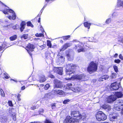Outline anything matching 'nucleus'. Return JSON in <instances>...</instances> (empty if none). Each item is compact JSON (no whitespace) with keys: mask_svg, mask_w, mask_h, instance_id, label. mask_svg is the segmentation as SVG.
<instances>
[{"mask_svg":"<svg viewBox=\"0 0 123 123\" xmlns=\"http://www.w3.org/2000/svg\"><path fill=\"white\" fill-rule=\"evenodd\" d=\"M71 115L73 118L68 116L64 121V123H79L81 120H84L86 117V115L84 114L82 115L78 111H73L71 113Z\"/></svg>","mask_w":123,"mask_h":123,"instance_id":"1","label":"nucleus"},{"mask_svg":"<svg viewBox=\"0 0 123 123\" xmlns=\"http://www.w3.org/2000/svg\"><path fill=\"white\" fill-rule=\"evenodd\" d=\"M76 66L73 63L68 64L67 65V67L66 68V74H67L71 75L72 76L70 78H66L67 80H74L75 79L78 80H82V81L86 80L85 75L84 74H81L78 75H74L73 74L74 72L73 71V69Z\"/></svg>","mask_w":123,"mask_h":123,"instance_id":"2","label":"nucleus"},{"mask_svg":"<svg viewBox=\"0 0 123 123\" xmlns=\"http://www.w3.org/2000/svg\"><path fill=\"white\" fill-rule=\"evenodd\" d=\"M72 84H68L63 87V89H69L72 90L74 92H78L81 91V88L78 87H76L74 85Z\"/></svg>","mask_w":123,"mask_h":123,"instance_id":"3","label":"nucleus"},{"mask_svg":"<svg viewBox=\"0 0 123 123\" xmlns=\"http://www.w3.org/2000/svg\"><path fill=\"white\" fill-rule=\"evenodd\" d=\"M3 13L6 14H8V12L12 13V17L11 16H7V17L9 19L11 20H14L16 19V15L14 12L12 10L9 9V7L6 6L4 10H3Z\"/></svg>","mask_w":123,"mask_h":123,"instance_id":"4","label":"nucleus"},{"mask_svg":"<svg viewBox=\"0 0 123 123\" xmlns=\"http://www.w3.org/2000/svg\"><path fill=\"white\" fill-rule=\"evenodd\" d=\"M78 43L75 45L74 49L77 50L78 52L85 51L87 49H88V47L86 45H84L82 43L78 42Z\"/></svg>","mask_w":123,"mask_h":123,"instance_id":"5","label":"nucleus"},{"mask_svg":"<svg viewBox=\"0 0 123 123\" xmlns=\"http://www.w3.org/2000/svg\"><path fill=\"white\" fill-rule=\"evenodd\" d=\"M97 66L96 63L94 62H92L89 64L87 68V71L90 73L94 72L97 71Z\"/></svg>","mask_w":123,"mask_h":123,"instance_id":"6","label":"nucleus"},{"mask_svg":"<svg viewBox=\"0 0 123 123\" xmlns=\"http://www.w3.org/2000/svg\"><path fill=\"white\" fill-rule=\"evenodd\" d=\"M95 117L97 120L99 121H104L107 118L106 116L101 111H99L96 113Z\"/></svg>","mask_w":123,"mask_h":123,"instance_id":"7","label":"nucleus"},{"mask_svg":"<svg viewBox=\"0 0 123 123\" xmlns=\"http://www.w3.org/2000/svg\"><path fill=\"white\" fill-rule=\"evenodd\" d=\"M123 106V100H119L116 101L114 105V108L115 109L119 111L121 109H122Z\"/></svg>","mask_w":123,"mask_h":123,"instance_id":"8","label":"nucleus"},{"mask_svg":"<svg viewBox=\"0 0 123 123\" xmlns=\"http://www.w3.org/2000/svg\"><path fill=\"white\" fill-rule=\"evenodd\" d=\"M54 89L56 88H62L63 87L62 83L57 80H55L54 81Z\"/></svg>","mask_w":123,"mask_h":123,"instance_id":"9","label":"nucleus"},{"mask_svg":"<svg viewBox=\"0 0 123 123\" xmlns=\"http://www.w3.org/2000/svg\"><path fill=\"white\" fill-rule=\"evenodd\" d=\"M52 93L55 95H61L62 96L64 95V92L61 90L54 89L52 91Z\"/></svg>","mask_w":123,"mask_h":123,"instance_id":"10","label":"nucleus"},{"mask_svg":"<svg viewBox=\"0 0 123 123\" xmlns=\"http://www.w3.org/2000/svg\"><path fill=\"white\" fill-rule=\"evenodd\" d=\"M34 48V46L33 44H29L26 47V49L31 56H32V54L31 53V52L33 51V49Z\"/></svg>","mask_w":123,"mask_h":123,"instance_id":"11","label":"nucleus"},{"mask_svg":"<svg viewBox=\"0 0 123 123\" xmlns=\"http://www.w3.org/2000/svg\"><path fill=\"white\" fill-rule=\"evenodd\" d=\"M56 61L57 62H59V63L61 64L64 62V58L63 56L58 55L57 56Z\"/></svg>","mask_w":123,"mask_h":123,"instance_id":"12","label":"nucleus"},{"mask_svg":"<svg viewBox=\"0 0 123 123\" xmlns=\"http://www.w3.org/2000/svg\"><path fill=\"white\" fill-rule=\"evenodd\" d=\"M53 70L54 72L59 74L62 75V67L54 68Z\"/></svg>","mask_w":123,"mask_h":123,"instance_id":"13","label":"nucleus"},{"mask_svg":"<svg viewBox=\"0 0 123 123\" xmlns=\"http://www.w3.org/2000/svg\"><path fill=\"white\" fill-rule=\"evenodd\" d=\"M116 98H117L116 96L114 95H111L108 97L107 101L108 103H110L115 101L116 99Z\"/></svg>","mask_w":123,"mask_h":123,"instance_id":"14","label":"nucleus"},{"mask_svg":"<svg viewBox=\"0 0 123 123\" xmlns=\"http://www.w3.org/2000/svg\"><path fill=\"white\" fill-rule=\"evenodd\" d=\"M119 83L118 84V83L116 82H115L112 83L111 85V89H113L114 90H116L118 89L119 87Z\"/></svg>","mask_w":123,"mask_h":123,"instance_id":"15","label":"nucleus"},{"mask_svg":"<svg viewBox=\"0 0 123 123\" xmlns=\"http://www.w3.org/2000/svg\"><path fill=\"white\" fill-rule=\"evenodd\" d=\"M38 81L42 83L44 82L46 80L45 76L43 74H41L38 76Z\"/></svg>","mask_w":123,"mask_h":123,"instance_id":"16","label":"nucleus"},{"mask_svg":"<svg viewBox=\"0 0 123 123\" xmlns=\"http://www.w3.org/2000/svg\"><path fill=\"white\" fill-rule=\"evenodd\" d=\"M103 108L106 110V111H109L111 109V107L107 104H105L103 105L101 107Z\"/></svg>","mask_w":123,"mask_h":123,"instance_id":"17","label":"nucleus"},{"mask_svg":"<svg viewBox=\"0 0 123 123\" xmlns=\"http://www.w3.org/2000/svg\"><path fill=\"white\" fill-rule=\"evenodd\" d=\"M109 77V76L107 75H102L101 77H100L98 79V81H103L104 80L108 79Z\"/></svg>","mask_w":123,"mask_h":123,"instance_id":"18","label":"nucleus"},{"mask_svg":"<svg viewBox=\"0 0 123 123\" xmlns=\"http://www.w3.org/2000/svg\"><path fill=\"white\" fill-rule=\"evenodd\" d=\"M26 23L24 21H22L20 24V29L21 32H22L25 28Z\"/></svg>","mask_w":123,"mask_h":123,"instance_id":"19","label":"nucleus"},{"mask_svg":"<svg viewBox=\"0 0 123 123\" xmlns=\"http://www.w3.org/2000/svg\"><path fill=\"white\" fill-rule=\"evenodd\" d=\"M117 115H116L114 116L113 115L110 117V120L111 121H115L117 120Z\"/></svg>","mask_w":123,"mask_h":123,"instance_id":"20","label":"nucleus"},{"mask_svg":"<svg viewBox=\"0 0 123 123\" xmlns=\"http://www.w3.org/2000/svg\"><path fill=\"white\" fill-rule=\"evenodd\" d=\"M70 44L68 43H66L62 47V49H60V51H63L68 47L70 46Z\"/></svg>","mask_w":123,"mask_h":123,"instance_id":"21","label":"nucleus"},{"mask_svg":"<svg viewBox=\"0 0 123 123\" xmlns=\"http://www.w3.org/2000/svg\"><path fill=\"white\" fill-rule=\"evenodd\" d=\"M116 97L119 98L123 96V91L115 92Z\"/></svg>","mask_w":123,"mask_h":123,"instance_id":"22","label":"nucleus"},{"mask_svg":"<svg viewBox=\"0 0 123 123\" xmlns=\"http://www.w3.org/2000/svg\"><path fill=\"white\" fill-rule=\"evenodd\" d=\"M117 5L118 6H121L123 7V0H118Z\"/></svg>","mask_w":123,"mask_h":123,"instance_id":"23","label":"nucleus"},{"mask_svg":"<svg viewBox=\"0 0 123 123\" xmlns=\"http://www.w3.org/2000/svg\"><path fill=\"white\" fill-rule=\"evenodd\" d=\"M84 25L85 27L87 28L88 29H89L90 28V26L91 25V24L87 22H86L84 23Z\"/></svg>","mask_w":123,"mask_h":123,"instance_id":"24","label":"nucleus"},{"mask_svg":"<svg viewBox=\"0 0 123 123\" xmlns=\"http://www.w3.org/2000/svg\"><path fill=\"white\" fill-rule=\"evenodd\" d=\"M2 46H0V51H2L3 49L7 48L6 45L4 43L2 44Z\"/></svg>","mask_w":123,"mask_h":123,"instance_id":"25","label":"nucleus"},{"mask_svg":"<svg viewBox=\"0 0 123 123\" xmlns=\"http://www.w3.org/2000/svg\"><path fill=\"white\" fill-rule=\"evenodd\" d=\"M17 37V36L15 35L10 37L9 38L11 41H13L16 39Z\"/></svg>","mask_w":123,"mask_h":123,"instance_id":"26","label":"nucleus"},{"mask_svg":"<svg viewBox=\"0 0 123 123\" xmlns=\"http://www.w3.org/2000/svg\"><path fill=\"white\" fill-rule=\"evenodd\" d=\"M67 56L68 60L69 61L72 60L74 58V57L73 56H71L69 54H67Z\"/></svg>","mask_w":123,"mask_h":123,"instance_id":"27","label":"nucleus"},{"mask_svg":"<svg viewBox=\"0 0 123 123\" xmlns=\"http://www.w3.org/2000/svg\"><path fill=\"white\" fill-rule=\"evenodd\" d=\"M3 76L6 79H8L9 78V76L5 72L3 74Z\"/></svg>","mask_w":123,"mask_h":123,"instance_id":"28","label":"nucleus"},{"mask_svg":"<svg viewBox=\"0 0 123 123\" xmlns=\"http://www.w3.org/2000/svg\"><path fill=\"white\" fill-rule=\"evenodd\" d=\"M35 36L37 37H43L44 36V35L43 34V32L42 33H36L35 34Z\"/></svg>","mask_w":123,"mask_h":123,"instance_id":"29","label":"nucleus"},{"mask_svg":"<svg viewBox=\"0 0 123 123\" xmlns=\"http://www.w3.org/2000/svg\"><path fill=\"white\" fill-rule=\"evenodd\" d=\"M118 13L116 12H114L112 14V18H116L118 16Z\"/></svg>","mask_w":123,"mask_h":123,"instance_id":"30","label":"nucleus"},{"mask_svg":"<svg viewBox=\"0 0 123 123\" xmlns=\"http://www.w3.org/2000/svg\"><path fill=\"white\" fill-rule=\"evenodd\" d=\"M47 46H48L49 47L51 48V42L49 40H47Z\"/></svg>","mask_w":123,"mask_h":123,"instance_id":"31","label":"nucleus"},{"mask_svg":"<svg viewBox=\"0 0 123 123\" xmlns=\"http://www.w3.org/2000/svg\"><path fill=\"white\" fill-rule=\"evenodd\" d=\"M11 117H12V119L14 121H15L16 120V115L15 113L12 114L11 115Z\"/></svg>","mask_w":123,"mask_h":123,"instance_id":"32","label":"nucleus"},{"mask_svg":"<svg viewBox=\"0 0 123 123\" xmlns=\"http://www.w3.org/2000/svg\"><path fill=\"white\" fill-rule=\"evenodd\" d=\"M28 34H24L22 36V38H24L25 39H26L28 38Z\"/></svg>","mask_w":123,"mask_h":123,"instance_id":"33","label":"nucleus"},{"mask_svg":"<svg viewBox=\"0 0 123 123\" xmlns=\"http://www.w3.org/2000/svg\"><path fill=\"white\" fill-rule=\"evenodd\" d=\"M0 92L1 93V95L3 97H4L5 96V94L4 93V92L3 91V90L1 89L0 90Z\"/></svg>","mask_w":123,"mask_h":123,"instance_id":"34","label":"nucleus"},{"mask_svg":"<svg viewBox=\"0 0 123 123\" xmlns=\"http://www.w3.org/2000/svg\"><path fill=\"white\" fill-rule=\"evenodd\" d=\"M45 123H54L52 121L48 119H46L45 121Z\"/></svg>","mask_w":123,"mask_h":123,"instance_id":"35","label":"nucleus"},{"mask_svg":"<svg viewBox=\"0 0 123 123\" xmlns=\"http://www.w3.org/2000/svg\"><path fill=\"white\" fill-rule=\"evenodd\" d=\"M70 36H64L62 37L63 39L64 40H66L68 39V38H70Z\"/></svg>","mask_w":123,"mask_h":123,"instance_id":"36","label":"nucleus"},{"mask_svg":"<svg viewBox=\"0 0 123 123\" xmlns=\"http://www.w3.org/2000/svg\"><path fill=\"white\" fill-rule=\"evenodd\" d=\"M117 74L115 73H112L111 75V77L112 78H115L116 77Z\"/></svg>","mask_w":123,"mask_h":123,"instance_id":"37","label":"nucleus"},{"mask_svg":"<svg viewBox=\"0 0 123 123\" xmlns=\"http://www.w3.org/2000/svg\"><path fill=\"white\" fill-rule=\"evenodd\" d=\"M27 25L28 26H30L31 27H33V26L30 22H28L27 23Z\"/></svg>","mask_w":123,"mask_h":123,"instance_id":"38","label":"nucleus"},{"mask_svg":"<svg viewBox=\"0 0 123 123\" xmlns=\"http://www.w3.org/2000/svg\"><path fill=\"white\" fill-rule=\"evenodd\" d=\"M113 68L115 72H116L117 73L118 72V67L117 66L115 65L114 66Z\"/></svg>","mask_w":123,"mask_h":123,"instance_id":"39","label":"nucleus"},{"mask_svg":"<svg viewBox=\"0 0 123 123\" xmlns=\"http://www.w3.org/2000/svg\"><path fill=\"white\" fill-rule=\"evenodd\" d=\"M111 18H108L106 20L105 23L106 24H109L111 22Z\"/></svg>","mask_w":123,"mask_h":123,"instance_id":"40","label":"nucleus"},{"mask_svg":"<svg viewBox=\"0 0 123 123\" xmlns=\"http://www.w3.org/2000/svg\"><path fill=\"white\" fill-rule=\"evenodd\" d=\"M19 26L17 25H16L12 27V28L14 29H16L19 28Z\"/></svg>","mask_w":123,"mask_h":123,"instance_id":"41","label":"nucleus"},{"mask_svg":"<svg viewBox=\"0 0 123 123\" xmlns=\"http://www.w3.org/2000/svg\"><path fill=\"white\" fill-rule=\"evenodd\" d=\"M49 87V84H47L45 85L44 87V88L45 90H47Z\"/></svg>","mask_w":123,"mask_h":123,"instance_id":"42","label":"nucleus"},{"mask_svg":"<svg viewBox=\"0 0 123 123\" xmlns=\"http://www.w3.org/2000/svg\"><path fill=\"white\" fill-rule=\"evenodd\" d=\"M69 101L70 100L68 99H65L63 102V103L65 104H66L67 103L69 102Z\"/></svg>","mask_w":123,"mask_h":123,"instance_id":"43","label":"nucleus"},{"mask_svg":"<svg viewBox=\"0 0 123 123\" xmlns=\"http://www.w3.org/2000/svg\"><path fill=\"white\" fill-rule=\"evenodd\" d=\"M121 62L120 60L119 59H117L115 60L114 61L115 62L117 63H120Z\"/></svg>","mask_w":123,"mask_h":123,"instance_id":"44","label":"nucleus"},{"mask_svg":"<svg viewBox=\"0 0 123 123\" xmlns=\"http://www.w3.org/2000/svg\"><path fill=\"white\" fill-rule=\"evenodd\" d=\"M8 104L9 106H13V105L12 101H8Z\"/></svg>","mask_w":123,"mask_h":123,"instance_id":"45","label":"nucleus"},{"mask_svg":"<svg viewBox=\"0 0 123 123\" xmlns=\"http://www.w3.org/2000/svg\"><path fill=\"white\" fill-rule=\"evenodd\" d=\"M51 95V93H48L46 94H45V97H46L47 98H49V96Z\"/></svg>","mask_w":123,"mask_h":123,"instance_id":"46","label":"nucleus"},{"mask_svg":"<svg viewBox=\"0 0 123 123\" xmlns=\"http://www.w3.org/2000/svg\"><path fill=\"white\" fill-rule=\"evenodd\" d=\"M40 48H42V49H44L46 47V45L45 44H43L42 45L40 46Z\"/></svg>","mask_w":123,"mask_h":123,"instance_id":"47","label":"nucleus"},{"mask_svg":"<svg viewBox=\"0 0 123 123\" xmlns=\"http://www.w3.org/2000/svg\"><path fill=\"white\" fill-rule=\"evenodd\" d=\"M21 96V95L20 94H18L17 96V98L18 100L19 101H20L21 100V99L20 98V97Z\"/></svg>","mask_w":123,"mask_h":123,"instance_id":"48","label":"nucleus"},{"mask_svg":"<svg viewBox=\"0 0 123 123\" xmlns=\"http://www.w3.org/2000/svg\"><path fill=\"white\" fill-rule=\"evenodd\" d=\"M52 108V109H54L56 107L55 104H53L51 106Z\"/></svg>","mask_w":123,"mask_h":123,"instance_id":"49","label":"nucleus"},{"mask_svg":"<svg viewBox=\"0 0 123 123\" xmlns=\"http://www.w3.org/2000/svg\"><path fill=\"white\" fill-rule=\"evenodd\" d=\"M119 58L121 60H123V56H122L121 54H120L119 55Z\"/></svg>","mask_w":123,"mask_h":123,"instance_id":"50","label":"nucleus"},{"mask_svg":"<svg viewBox=\"0 0 123 123\" xmlns=\"http://www.w3.org/2000/svg\"><path fill=\"white\" fill-rule=\"evenodd\" d=\"M43 109H41L39 111V114H40L41 113H42L43 112Z\"/></svg>","mask_w":123,"mask_h":123,"instance_id":"51","label":"nucleus"},{"mask_svg":"<svg viewBox=\"0 0 123 123\" xmlns=\"http://www.w3.org/2000/svg\"><path fill=\"white\" fill-rule=\"evenodd\" d=\"M49 77L52 78H54V76L53 75L51 74L49 75Z\"/></svg>","mask_w":123,"mask_h":123,"instance_id":"52","label":"nucleus"},{"mask_svg":"<svg viewBox=\"0 0 123 123\" xmlns=\"http://www.w3.org/2000/svg\"><path fill=\"white\" fill-rule=\"evenodd\" d=\"M118 42H121L123 43V38L120 40H118Z\"/></svg>","mask_w":123,"mask_h":123,"instance_id":"53","label":"nucleus"},{"mask_svg":"<svg viewBox=\"0 0 123 123\" xmlns=\"http://www.w3.org/2000/svg\"><path fill=\"white\" fill-rule=\"evenodd\" d=\"M46 5H45L43 7V8H42V9H41V11H42V12H41V13H42V11H43V9H44V8L45 7H46Z\"/></svg>","mask_w":123,"mask_h":123,"instance_id":"54","label":"nucleus"},{"mask_svg":"<svg viewBox=\"0 0 123 123\" xmlns=\"http://www.w3.org/2000/svg\"><path fill=\"white\" fill-rule=\"evenodd\" d=\"M96 81V79H94L92 80V83H94Z\"/></svg>","mask_w":123,"mask_h":123,"instance_id":"55","label":"nucleus"},{"mask_svg":"<svg viewBox=\"0 0 123 123\" xmlns=\"http://www.w3.org/2000/svg\"><path fill=\"white\" fill-rule=\"evenodd\" d=\"M31 109H32L34 110L36 109V107L35 106H33L31 107Z\"/></svg>","mask_w":123,"mask_h":123,"instance_id":"56","label":"nucleus"},{"mask_svg":"<svg viewBox=\"0 0 123 123\" xmlns=\"http://www.w3.org/2000/svg\"><path fill=\"white\" fill-rule=\"evenodd\" d=\"M25 88V86H23L21 87V89L22 90H23Z\"/></svg>","mask_w":123,"mask_h":123,"instance_id":"57","label":"nucleus"},{"mask_svg":"<svg viewBox=\"0 0 123 123\" xmlns=\"http://www.w3.org/2000/svg\"><path fill=\"white\" fill-rule=\"evenodd\" d=\"M118 56V54H116L114 55V57H117Z\"/></svg>","mask_w":123,"mask_h":123,"instance_id":"58","label":"nucleus"},{"mask_svg":"<svg viewBox=\"0 0 123 123\" xmlns=\"http://www.w3.org/2000/svg\"><path fill=\"white\" fill-rule=\"evenodd\" d=\"M44 86V85L43 84H41L40 85V87H43Z\"/></svg>","mask_w":123,"mask_h":123,"instance_id":"59","label":"nucleus"},{"mask_svg":"<svg viewBox=\"0 0 123 123\" xmlns=\"http://www.w3.org/2000/svg\"><path fill=\"white\" fill-rule=\"evenodd\" d=\"M30 123H41L40 122H31Z\"/></svg>","mask_w":123,"mask_h":123,"instance_id":"60","label":"nucleus"},{"mask_svg":"<svg viewBox=\"0 0 123 123\" xmlns=\"http://www.w3.org/2000/svg\"><path fill=\"white\" fill-rule=\"evenodd\" d=\"M40 18H39L38 19V23H40Z\"/></svg>","mask_w":123,"mask_h":123,"instance_id":"61","label":"nucleus"},{"mask_svg":"<svg viewBox=\"0 0 123 123\" xmlns=\"http://www.w3.org/2000/svg\"><path fill=\"white\" fill-rule=\"evenodd\" d=\"M121 113L122 115H123V108L122 109Z\"/></svg>","mask_w":123,"mask_h":123,"instance_id":"62","label":"nucleus"},{"mask_svg":"<svg viewBox=\"0 0 123 123\" xmlns=\"http://www.w3.org/2000/svg\"><path fill=\"white\" fill-rule=\"evenodd\" d=\"M101 123H109V122H102Z\"/></svg>","mask_w":123,"mask_h":123,"instance_id":"63","label":"nucleus"},{"mask_svg":"<svg viewBox=\"0 0 123 123\" xmlns=\"http://www.w3.org/2000/svg\"><path fill=\"white\" fill-rule=\"evenodd\" d=\"M60 42L61 43H63V41L62 40H60Z\"/></svg>","mask_w":123,"mask_h":123,"instance_id":"64","label":"nucleus"}]
</instances>
